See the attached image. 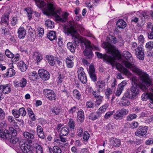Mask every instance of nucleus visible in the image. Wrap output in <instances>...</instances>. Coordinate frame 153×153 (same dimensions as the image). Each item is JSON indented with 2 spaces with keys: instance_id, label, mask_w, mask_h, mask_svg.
Segmentation results:
<instances>
[{
  "instance_id": "nucleus-9",
  "label": "nucleus",
  "mask_w": 153,
  "mask_h": 153,
  "mask_svg": "<svg viewBox=\"0 0 153 153\" xmlns=\"http://www.w3.org/2000/svg\"><path fill=\"white\" fill-rule=\"evenodd\" d=\"M9 131L11 134L10 135V138L9 139L10 140V142L13 144H16L18 143L19 141V138L15 137L16 134V131L13 127H10L9 128Z\"/></svg>"
},
{
  "instance_id": "nucleus-40",
  "label": "nucleus",
  "mask_w": 153,
  "mask_h": 153,
  "mask_svg": "<svg viewBox=\"0 0 153 153\" xmlns=\"http://www.w3.org/2000/svg\"><path fill=\"white\" fill-rule=\"evenodd\" d=\"M82 136L84 143H87L90 137V134L88 132L86 131H84Z\"/></svg>"
},
{
  "instance_id": "nucleus-26",
  "label": "nucleus",
  "mask_w": 153,
  "mask_h": 153,
  "mask_svg": "<svg viewBox=\"0 0 153 153\" xmlns=\"http://www.w3.org/2000/svg\"><path fill=\"white\" fill-rule=\"evenodd\" d=\"M121 65L120 64H117L116 67L117 69H120V71L124 75L126 76H129L131 73L129 71L124 67H122Z\"/></svg>"
},
{
  "instance_id": "nucleus-28",
  "label": "nucleus",
  "mask_w": 153,
  "mask_h": 153,
  "mask_svg": "<svg viewBox=\"0 0 153 153\" xmlns=\"http://www.w3.org/2000/svg\"><path fill=\"white\" fill-rule=\"evenodd\" d=\"M73 57L69 56L66 59L65 62L66 66L68 68H71L73 67L74 62Z\"/></svg>"
},
{
  "instance_id": "nucleus-60",
  "label": "nucleus",
  "mask_w": 153,
  "mask_h": 153,
  "mask_svg": "<svg viewBox=\"0 0 153 153\" xmlns=\"http://www.w3.org/2000/svg\"><path fill=\"white\" fill-rule=\"evenodd\" d=\"M96 105H99L101 103L103 97L102 96H100L96 98Z\"/></svg>"
},
{
  "instance_id": "nucleus-25",
  "label": "nucleus",
  "mask_w": 153,
  "mask_h": 153,
  "mask_svg": "<svg viewBox=\"0 0 153 153\" xmlns=\"http://www.w3.org/2000/svg\"><path fill=\"white\" fill-rule=\"evenodd\" d=\"M141 98L143 100L146 101L147 99H150L153 101V94L151 93H144L142 95Z\"/></svg>"
},
{
  "instance_id": "nucleus-56",
  "label": "nucleus",
  "mask_w": 153,
  "mask_h": 153,
  "mask_svg": "<svg viewBox=\"0 0 153 153\" xmlns=\"http://www.w3.org/2000/svg\"><path fill=\"white\" fill-rule=\"evenodd\" d=\"M20 49L22 52H25L26 53L28 54L29 50H28V47L27 46L24 47H21Z\"/></svg>"
},
{
  "instance_id": "nucleus-49",
  "label": "nucleus",
  "mask_w": 153,
  "mask_h": 153,
  "mask_svg": "<svg viewBox=\"0 0 153 153\" xmlns=\"http://www.w3.org/2000/svg\"><path fill=\"white\" fill-rule=\"evenodd\" d=\"M137 117V115L135 114H129L126 117V120L127 121H130L135 119Z\"/></svg>"
},
{
  "instance_id": "nucleus-54",
  "label": "nucleus",
  "mask_w": 153,
  "mask_h": 153,
  "mask_svg": "<svg viewBox=\"0 0 153 153\" xmlns=\"http://www.w3.org/2000/svg\"><path fill=\"white\" fill-rule=\"evenodd\" d=\"M34 147L36 150V153H43V150L41 146L38 144L35 146Z\"/></svg>"
},
{
  "instance_id": "nucleus-37",
  "label": "nucleus",
  "mask_w": 153,
  "mask_h": 153,
  "mask_svg": "<svg viewBox=\"0 0 153 153\" xmlns=\"http://www.w3.org/2000/svg\"><path fill=\"white\" fill-rule=\"evenodd\" d=\"M28 31L29 33L31 38V40H33L36 36L35 31L30 27H29Z\"/></svg>"
},
{
  "instance_id": "nucleus-8",
  "label": "nucleus",
  "mask_w": 153,
  "mask_h": 153,
  "mask_svg": "<svg viewBox=\"0 0 153 153\" xmlns=\"http://www.w3.org/2000/svg\"><path fill=\"white\" fill-rule=\"evenodd\" d=\"M43 93L46 98L50 100H54L56 99V95L52 90L49 89H45L43 90Z\"/></svg>"
},
{
  "instance_id": "nucleus-18",
  "label": "nucleus",
  "mask_w": 153,
  "mask_h": 153,
  "mask_svg": "<svg viewBox=\"0 0 153 153\" xmlns=\"http://www.w3.org/2000/svg\"><path fill=\"white\" fill-rule=\"evenodd\" d=\"M10 131H8L7 129L4 130H0V137L4 140H9L10 138Z\"/></svg>"
},
{
  "instance_id": "nucleus-4",
  "label": "nucleus",
  "mask_w": 153,
  "mask_h": 153,
  "mask_svg": "<svg viewBox=\"0 0 153 153\" xmlns=\"http://www.w3.org/2000/svg\"><path fill=\"white\" fill-rule=\"evenodd\" d=\"M105 45V48L108 49V53L109 54H111V56L106 55H103L101 53L97 52H95V54L99 58H103V61L105 62L106 63L113 66L115 64V58L118 56L117 53L119 51L116 49L114 46L111 45L110 43L108 44H106Z\"/></svg>"
},
{
  "instance_id": "nucleus-34",
  "label": "nucleus",
  "mask_w": 153,
  "mask_h": 153,
  "mask_svg": "<svg viewBox=\"0 0 153 153\" xmlns=\"http://www.w3.org/2000/svg\"><path fill=\"white\" fill-rule=\"evenodd\" d=\"M38 74L35 71H34L29 74V78L33 81H35L37 79Z\"/></svg>"
},
{
  "instance_id": "nucleus-6",
  "label": "nucleus",
  "mask_w": 153,
  "mask_h": 153,
  "mask_svg": "<svg viewBox=\"0 0 153 153\" xmlns=\"http://www.w3.org/2000/svg\"><path fill=\"white\" fill-rule=\"evenodd\" d=\"M128 110L125 108L117 110L113 115V118L116 120H121L128 113Z\"/></svg>"
},
{
  "instance_id": "nucleus-47",
  "label": "nucleus",
  "mask_w": 153,
  "mask_h": 153,
  "mask_svg": "<svg viewBox=\"0 0 153 153\" xmlns=\"http://www.w3.org/2000/svg\"><path fill=\"white\" fill-rule=\"evenodd\" d=\"M50 111L55 115H57L61 111V109L59 108L54 107L51 109Z\"/></svg>"
},
{
  "instance_id": "nucleus-53",
  "label": "nucleus",
  "mask_w": 153,
  "mask_h": 153,
  "mask_svg": "<svg viewBox=\"0 0 153 153\" xmlns=\"http://www.w3.org/2000/svg\"><path fill=\"white\" fill-rule=\"evenodd\" d=\"M78 108L76 106H74L71 107L68 110V113L70 114H73L74 113H76L77 110Z\"/></svg>"
},
{
  "instance_id": "nucleus-12",
  "label": "nucleus",
  "mask_w": 153,
  "mask_h": 153,
  "mask_svg": "<svg viewBox=\"0 0 153 153\" xmlns=\"http://www.w3.org/2000/svg\"><path fill=\"white\" fill-rule=\"evenodd\" d=\"M148 129V127L147 126H140L135 132V134L136 136L141 137L146 134Z\"/></svg>"
},
{
  "instance_id": "nucleus-30",
  "label": "nucleus",
  "mask_w": 153,
  "mask_h": 153,
  "mask_svg": "<svg viewBox=\"0 0 153 153\" xmlns=\"http://www.w3.org/2000/svg\"><path fill=\"white\" fill-rule=\"evenodd\" d=\"M15 70L13 68H10L8 69V71L3 76L4 77H10L15 74Z\"/></svg>"
},
{
  "instance_id": "nucleus-17",
  "label": "nucleus",
  "mask_w": 153,
  "mask_h": 153,
  "mask_svg": "<svg viewBox=\"0 0 153 153\" xmlns=\"http://www.w3.org/2000/svg\"><path fill=\"white\" fill-rule=\"evenodd\" d=\"M0 90L4 94H8L10 93L11 88L10 84L0 85Z\"/></svg>"
},
{
  "instance_id": "nucleus-45",
  "label": "nucleus",
  "mask_w": 153,
  "mask_h": 153,
  "mask_svg": "<svg viewBox=\"0 0 153 153\" xmlns=\"http://www.w3.org/2000/svg\"><path fill=\"white\" fill-rule=\"evenodd\" d=\"M68 126L71 130H74L75 128L74 122L72 119L70 118L68 123Z\"/></svg>"
},
{
  "instance_id": "nucleus-13",
  "label": "nucleus",
  "mask_w": 153,
  "mask_h": 153,
  "mask_svg": "<svg viewBox=\"0 0 153 153\" xmlns=\"http://www.w3.org/2000/svg\"><path fill=\"white\" fill-rule=\"evenodd\" d=\"M38 73L41 78L44 81L47 80L50 78V74L46 70L43 69H40L38 71Z\"/></svg>"
},
{
  "instance_id": "nucleus-27",
  "label": "nucleus",
  "mask_w": 153,
  "mask_h": 153,
  "mask_svg": "<svg viewBox=\"0 0 153 153\" xmlns=\"http://www.w3.org/2000/svg\"><path fill=\"white\" fill-rule=\"evenodd\" d=\"M17 65L22 72L25 71L27 69V66L25 62L21 60L20 61L17 63Z\"/></svg>"
},
{
  "instance_id": "nucleus-14",
  "label": "nucleus",
  "mask_w": 153,
  "mask_h": 153,
  "mask_svg": "<svg viewBox=\"0 0 153 153\" xmlns=\"http://www.w3.org/2000/svg\"><path fill=\"white\" fill-rule=\"evenodd\" d=\"M86 48L83 52L84 55L89 59L91 58L93 56L91 49L92 47L90 45H85Z\"/></svg>"
},
{
  "instance_id": "nucleus-22",
  "label": "nucleus",
  "mask_w": 153,
  "mask_h": 153,
  "mask_svg": "<svg viewBox=\"0 0 153 153\" xmlns=\"http://www.w3.org/2000/svg\"><path fill=\"white\" fill-rule=\"evenodd\" d=\"M17 33L18 37L19 39H24L26 36V32L24 27H21L19 28Z\"/></svg>"
},
{
  "instance_id": "nucleus-29",
  "label": "nucleus",
  "mask_w": 153,
  "mask_h": 153,
  "mask_svg": "<svg viewBox=\"0 0 153 153\" xmlns=\"http://www.w3.org/2000/svg\"><path fill=\"white\" fill-rule=\"evenodd\" d=\"M74 42H68L67 44V47L68 49L73 53H74L75 52V50L76 49V45L74 41ZM77 46H78L77 45Z\"/></svg>"
},
{
  "instance_id": "nucleus-38",
  "label": "nucleus",
  "mask_w": 153,
  "mask_h": 153,
  "mask_svg": "<svg viewBox=\"0 0 153 153\" xmlns=\"http://www.w3.org/2000/svg\"><path fill=\"white\" fill-rule=\"evenodd\" d=\"M108 106V104H105L100 107L97 111V113H99V114L103 113L106 111Z\"/></svg>"
},
{
  "instance_id": "nucleus-5",
  "label": "nucleus",
  "mask_w": 153,
  "mask_h": 153,
  "mask_svg": "<svg viewBox=\"0 0 153 153\" xmlns=\"http://www.w3.org/2000/svg\"><path fill=\"white\" fill-rule=\"evenodd\" d=\"M123 57L126 59L130 61L129 62L126 61H124L122 63L123 65H125L126 67L131 69L132 71L133 67L139 68L134 64V60L133 59L130 52L127 51H124L123 52Z\"/></svg>"
},
{
  "instance_id": "nucleus-58",
  "label": "nucleus",
  "mask_w": 153,
  "mask_h": 153,
  "mask_svg": "<svg viewBox=\"0 0 153 153\" xmlns=\"http://www.w3.org/2000/svg\"><path fill=\"white\" fill-rule=\"evenodd\" d=\"M77 135L79 137H81L82 136L83 133V130L82 128L79 127L77 129Z\"/></svg>"
},
{
  "instance_id": "nucleus-23",
  "label": "nucleus",
  "mask_w": 153,
  "mask_h": 153,
  "mask_svg": "<svg viewBox=\"0 0 153 153\" xmlns=\"http://www.w3.org/2000/svg\"><path fill=\"white\" fill-rule=\"evenodd\" d=\"M77 118L78 121L80 123H82L85 119V115L83 111L80 109L77 112Z\"/></svg>"
},
{
  "instance_id": "nucleus-21",
  "label": "nucleus",
  "mask_w": 153,
  "mask_h": 153,
  "mask_svg": "<svg viewBox=\"0 0 153 153\" xmlns=\"http://www.w3.org/2000/svg\"><path fill=\"white\" fill-rule=\"evenodd\" d=\"M109 140L110 144L115 147H119L121 145V141L119 139L115 138H111Z\"/></svg>"
},
{
  "instance_id": "nucleus-1",
  "label": "nucleus",
  "mask_w": 153,
  "mask_h": 153,
  "mask_svg": "<svg viewBox=\"0 0 153 153\" xmlns=\"http://www.w3.org/2000/svg\"><path fill=\"white\" fill-rule=\"evenodd\" d=\"M133 71L139 76V85L136 84L132 85L130 89H127L125 92L124 94L125 97L130 99L136 98L139 93V88L144 91H146L152 82V79L149 75L139 68L133 67Z\"/></svg>"
},
{
  "instance_id": "nucleus-39",
  "label": "nucleus",
  "mask_w": 153,
  "mask_h": 153,
  "mask_svg": "<svg viewBox=\"0 0 153 153\" xmlns=\"http://www.w3.org/2000/svg\"><path fill=\"white\" fill-rule=\"evenodd\" d=\"M60 134L62 136H66L68 135L69 132V129L67 127L62 128L60 131Z\"/></svg>"
},
{
  "instance_id": "nucleus-51",
  "label": "nucleus",
  "mask_w": 153,
  "mask_h": 153,
  "mask_svg": "<svg viewBox=\"0 0 153 153\" xmlns=\"http://www.w3.org/2000/svg\"><path fill=\"white\" fill-rule=\"evenodd\" d=\"M123 99L121 102V104L123 106H128L130 105V102L129 100L126 99H123Z\"/></svg>"
},
{
  "instance_id": "nucleus-31",
  "label": "nucleus",
  "mask_w": 153,
  "mask_h": 153,
  "mask_svg": "<svg viewBox=\"0 0 153 153\" xmlns=\"http://www.w3.org/2000/svg\"><path fill=\"white\" fill-rule=\"evenodd\" d=\"M116 25L119 28L124 29L126 26V23L123 19H119L117 22Z\"/></svg>"
},
{
  "instance_id": "nucleus-35",
  "label": "nucleus",
  "mask_w": 153,
  "mask_h": 153,
  "mask_svg": "<svg viewBox=\"0 0 153 153\" xmlns=\"http://www.w3.org/2000/svg\"><path fill=\"white\" fill-rule=\"evenodd\" d=\"M145 48L148 51H151L153 49V42L151 41L146 43Z\"/></svg>"
},
{
  "instance_id": "nucleus-16",
  "label": "nucleus",
  "mask_w": 153,
  "mask_h": 153,
  "mask_svg": "<svg viewBox=\"0 0 153 153\" xmlns=\"http://www.w3.org/2000/svg\"><path fill=\"white\" fill-rule=\"evenodd\" d=\"M96 87L97 91L100 92V91L103 92L105 89V82L103 80H99L96 84Z\"/></svg>"
},
{
  "instance_id": "nucleus-42",
  "label": "nucleus",
  "mask_w": 153,
  "mask_h": 153,
  "mask_svg": "<svg viewBox=\"0 0 153 153\" xmlns=\"http://www.w3.org/2000/svg\"><path fill=\"white\" fill-rule=\"evenodd\" d=\"M45 25L49 28H52L54 27V24L50 20L48 19L45 22Z\"/></svg>"
},
{
  "instance_id": "nucleus-33",
  "label": "nucleus",
  "mask_w": 153,
  "mask_h": 153,
  "mask_svg": "<svg viewBox=\"0 0 153 153\" xmlns=\"http://www.w3.org/2000/svg\"><path fill=\"white\" fill-rule=\"evenodd\" d=\"M107 40L109 42L114 44L117 43V40L116 37L109 35L107 38Z\"/></svg>"
},
{
  "instance_id": "nucleus-59",
  "label": "nucleus",
  "mask_w": 153,
  "mask_h": 153,
  "mask_svg": "<svg viewBox=\"0 0 153 153\" xmlns=\"http://www.w3.org/2000/svg\"><path fill=\"white\" fill-rule=\"evenodd\" d=\"M12 112L13 114L15 117L18 118L19 117L20 114L19 110L14 109L12 110Z\"/></svg>"
},
{
  "instance_id": "nucleus-10",
  "label": "nucleus",
  "mask_w": 153,
  "mask_h": 153,
  "mask_svg": "<svg viewBox=\"0 0 153 153\" xmlns=\"http://www.w3.org/2000/svg\"><path fill=\"white\" fill-rule=\"evenodd\" d=\"M77 73L78 79L80 80L81 82L84 84L86 83L87 78L84 69L82 67L79 68L77 71Z\"/></svg>"
},
{
  "instance_id": "nucleus-7",
  "label": "nucleus",
  "mask_w": 153,
  "mask_h": 153,
  "mask_svg": "<svg viewBox=\"0 0 153 153\" xmlns=\"http://www.w3.org/2000/svg\"><path fill=\"white\" fill-rule=\"evenodd\" d=\"M134 51L135 55L138 59L143 60L144 58V53L143 46V45H139Z\"/></svg>"
},
{
  "instance_id": "nucleus-61",
  "label": "nucleus",
  "mask_w": 153,
  "mask_h": 153,
  "mask_svg": "<svg viewBox=\"0 0 153 153\" xmlns=\"http://www.w3.org/2000/svg\"><path fill=\"white\" fill-rule=\"evenodd\" d=\"M5 117V112L1 108H0V120H4Z\"/></svg>"
},
{
  "instance_id": "nucleus-52",
  "label": "nucleus",
  "mask_w": 153,
  "mask_h": 153,
  "mask_svg": "<svg viewBox=\"0 0 153 153\" xmlns=\"http://www.w3.org/2000/svg\"><path fill=\"white\" fill-rule=\"evenodd\" d=\"M27 82V80L26 79L24 78H22L19 82V86H20V87L22 88H24L26 86Z\"/></svg>"
},
{
  "instance_id": "nucleus-20",
  "label": "nucleus",
  "mask_w": 153,
  "mask_h": 153,
  "mask_svg": "<svg viewBox=\"0 0 153 153\" xmlns=\"http://www.w3.org/2000/svg\"><path fill=\"white\" fill-rule=\"evenodd\" d=\"M10 13L7 12L3 14L1 19L0 22L1 24H5L7 25H9V15Z\"/></svg>"
},
{
  "instance_id": "nucleus-57",
  "label": "nucleus",
  "mask_w": 153,
  "mask_h": 153,
  "mask_svg": "<svg viewBox=\"0 0 153 153\" xmlns=\"http://www.w3.org/2000/svg\"><path fill=\"white\" fill-rule=\"evenodd\" d=\"M19 114H21L22 116L24 117L26 115V111L25 108L23 107L20 108L19 110Z\"/></svg>"
},
{
  "instance_id": "nucleus-32",
  "label": "nucleus",
  "mask_w": 153,
  "mask_h": 153,
  "mask_svg": "<svg viewBox=\"0 0 153 153\" xmlns=\"http://www.w3.org/2000/svg\"><path fill=\"white\" fill-rule=\"evenodd\" d=\"M33 59L37 62H40L42 59L41 54L38 52H35L33 56Z\"/></svg>"
},
{
  "instance_id": "nucleus-15",
  "label": "nucleus",
  "mask_w": 153,
  "mask_h": 153,
  "mask_svg": "<svg viewBox=\"0 0 153 153\" xmlns=\"http://www.w3.org/2000/svg\"><path fill=\"white\" fill-rule=\"evenodd\" d=\"M126 84V81H123L118 85V87L115 93L116 96L119 97L120 95Z\"/></svg>"
},
{
  "instance_id": "nucleus-36",
  "label": "nucleus",
  "mask_w": 153,
  "mask_h": 153,
  "mask_svg": "<svg viewBox=\"0 0 153 153\" xmlns=\"http://www.w3.org/2000/svg\"><path fill=\"white\" fill-rule=\"evenodd\" d=\"M47 37L50 41L55 39L56 38V32L54 31L49 32L47 35Z\"/></svg>"
},
{
  "instance_id": "nucleus-43",
  "label": "nucleus",
  "mask_w": 153,
  "mask_h": 153,
  "mask_svg": "<svg viewBox=\"0 0 153 153\" xmlns=\"http://www.w3.org/2000/svg\"><path fill=\"white\" fill-rule=\"evenodd\" d=\"M99 117V114L97 115V114L95 112L91 113L89 116L88 118L92 120H94L98 119Z\"/></svg>"
},
{
  "instance_id": "nucleus-63",
  "label": "nucleus",
  "mask_w": 153,
  "mask_h": 153,
  "mask_svg": "<svg viewBox=\"0 0 153 153\" xmlns=\"http://www.w3.org/2000/svg\"><path fill=\"white\" fill-rule=\"evenodd\" d=\"M95 73V70L94 65H90L89 66V74H94Z\"/></svg>"
},
{
  "instance_id": "nucleus-41",
  "label": "nucleus",
  "mask_w": 153,
  "mask_h": 153,
  "mask_svg": "<svg viewBox=\"0 0 153 153\" xmlns=\"http://www.w3.org/2000/svg\"><path fill=\"white\" fill-rule=\"evenodd\" d=\"M27 110L28 111V114L32 120L35 121L36 120V118L35 117L34 114L32 109L29 108H27Z\"/></svg>"
},
{
  "instance_id": "nucleus-62",
  "label": "nucleus",
  "mask_w": 153,
  "mask_h": 153,
  "mask_svg": "<svg viewBox=\"0 0 153 153\" xmlns=\"http://www.w3.org/2000/svg\"><path fill=\"white\" fill-rule=\"evenodd\" d=\"M37 30L38 31L39 37H42V36L44 33V30L43 28L39 27L38 28Z\"/></svg>"
},
{
  "instance_id": "nucleus-11",
  "label": "nucleus",
  "mask_w": 153,
  "mask_h": 153,
  "mask_svg": "<svg viewBox=\"0 0 153 153\" xmlns=\"http://www.w3.org/2000/svg\"><path fill=\"white\" fill-rule=\"evenodd\" d=\"M32 143L31 140H28L26 142L22 144L21 149L24 153H28L29 151L32 150V147L29 144Z\"/></svg>"
},
{
  "instance_id": "nucleus-46",
  "label": "nucleus",
  "mask_w": 153,
  "mask_h": 153,
  "mask_svg": "<svg viewBox=\"0 0 153 153\" xmlns=\"http://www.w3.org/2000/svg\"><path fill=\"white\" fill-rule=\"evenodd\" d=\"M24 136L27 139H33L34 138L33 134H31L29 132L25 131L23 133V134Z\"/></svg>"
},
{
  "instance_id": "nucleus-48",
  "label": "nucleus",
  "mask_w": 153,
  "mask_h": 153,
  "mask_svg": "<svg viewBox=\"0 0 153 153\" xmlns=\"http://www.w3.org/2000/svg\"><path fill=\"white\" fill-rule=\"evenodd\" d=\"M73 96L76 97V98L79 100L81 98V94L80 92L76 89H74L73 91Z\"/></svg>"
},
{
  "instance_id": "nucleus-24",
  "label": "nucleus",
  "mask_w": 153,
  "mask_h": 153,
  "mask_svg": "<svg viewBox=\"0 0 153 153\" xmlns=\"http://www.w3.org/2000/svg\"><path fill=\"white\" fill-rule=\"evenodd\" d=\"M36 132L39 137L42 139L45 138V136L43 131V129L40 126H38L36 128Z\"/></svg>"
},
{
  "instance_id": "nucleus-3",
  "label": "nucleus",
  "mask_w": 153,
  "mask_h": 153,
  "mask_svg": "<svg viewBox=\"0 0 153 153\" xmlns=\"http://www.w3.org/2000/svg\"><path fill=\"white\" fill-rule=\"evenodd\" d=\"M69 24V27L67 30V34L68 35L71 34L72 39L76 45L79 46L80 44L82 43H84L85 45V39L77 32L78 30L81 33L84 34L85 29L83 26L78 24L73 20L70 21Z\"/></svg>"
},
{
  "instance_id": "nucleus-64",
  "label": "nucleus",
  "mask_w": 153,
  "mask_h": 153,
  "mask_svg": "<svg viewBox=\"0 0 153 153\" xmlns=\"http://www.w3.org/2000/svg\"><path fill=\"white\" fill-rule=\"evenodd\" d=\"M94 105V102L91 101H88L86 102V106L88 108H93Z\"/></svg>"
},
{
  "instance_id": "nucleus-50",
  "label": "nucleus",
  "mask_w": 153,
  "mask_h": 153,
  "mask_svg": "<svg viewBox=\"0 0 153 153\" xmlns=\"http://www.w3.org/2000/svg\"><path fill=\"white\" fill-rule=\"evenodd\" d=\"M52 152L50 150V153H61L62 151L59 147L57 146H54L53 148Z\"/></svg>"
},
{
  "instance_id": "nucleus-2",
  "label": "nucleus",
  "mask_w": 153,
  "mask_h": 153,
  "mask_svg": "<svg viewBox=\"0 0 153 153\" xmlns=\"http://www.w3.org/2000/svg\"><path fill=\"white\" fill-rule=\"evenodd\" d=\"M36 3L37 7L39 8L44 7L42 9L44 14L47 16H52L55 18L56 21L62 22H65L67 20L68 13L65 12L61 14V11L60 9L55 10V6L53 2L46 4L44 1L41 0H36Z\"/></svg>"
},
{
  "instance_id": "nucleus-19",
  "label": "nucleus",
  "mask_w": 153,
  "mask_h": 153,
  "mask_svg": "<svg viewBox=\"0 0 153 153\" xmlns=\"http://www.w3.org/2000/svg\"><path fill=\"white\" fill-rule=\"evenodd\" d=\"M46 59L47 60L49 64L52 66L56 64L57 58L53 56L50 55H47L46 56Z\"/></svg>"
},
{
  "instance_id": "nucleus-44",
  "label": "nucleus",
  "mask_w": 153,
  "mask_h": 153,
  "mask_svg": "<svg viewBox=\"0 0 153 153\" xmlns=\"http://www.w3.org/2000/svg\"><path fill=\"white\" fill-rule=\"evenodd\" d=\"M113 93L112 90L110 88H107L105 90V92L106 98L108 100L110 98V96Z\"/></svg>"
},
{
  "instance_id": "nucleus-55",
  "label": "nucleus",
  "mask_w": 153,
  "mask_h": 153,
  "mask_svg": "<svg viewBox=\"0 0 153 153\" xmlns=\"http://www.w3.org/2000/svg\"><path fill=\"white\" fill-rule=\"evenodd\" d=\"M5 54L8 58H13L14 57V54L8 49L5 50Z\"/></svg>"
}]
</instances>
